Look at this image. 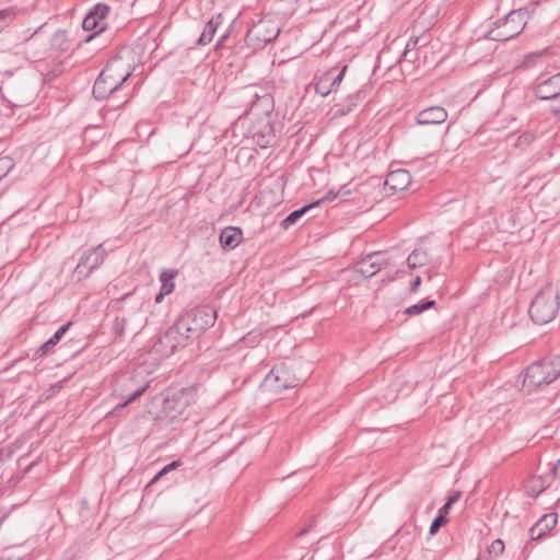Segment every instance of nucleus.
I'll list each match as a JSON object with an SVG mask.
<instances>
[{
    "instance_id": "nucleus-1",
    "label": "nucleus",
    "mask_w": 560,
    "mask_h": 560,
    "mask_svg": "<svg viewBox=\"0 0 560 560\" xmlns=\"http://www.w3.org/2000/svg\"><path fill=\"white\" fill-rule=\"evenodd\" d=\"M132 70L121 58L109 60L94 82L93 95L96 100H105L115 93L124 91L125 82Z\"/></svg>"
},
{
    "instance_id": "nucleus-2",
    "label": "nucleus",
    "mask_w": 560,
    "mask_h": 560,
    "mask_svg": "<svg viewBox=\"0 0 560 560\" xmlns=\"http://www.w3.org/2000/svg\"><path fill=\"white\" fill-rule=\"evenodd\" d=\"M560 308V294L552 285L542 288L529 305V317L537 325L552 322Z\"/></svg>"
},
{
    "instance_id": "nucleus-3",
    "label": "nucleus",
    "mask_w": 560,
    "mask_h": 560,
    "mask_svg": "<svg viewBox=\"0 0 560 560\" xmlns=\"http://www.w3.org/2000/svg\"><path fill=\"white\" fill-rule=\"evenodd\" d=\"M560 375V360L544 359L532 363L525 371L523 388L532 393L548 385Z\"/></svg>"
},
{
    "instance_id": "nucleus-4",
    "label": "nucleus",
    "mask_w": 560,
    "mask_h": 560,
    "mask_svg": "<svg viewBox=\"0 0 560 560\" xmlns=\"http://www.w3.org/2000/svg\"><path fill=\"white\" fill-rule=\"evenodd\" d=\"M526 16V10L511 11L503 20L495 22V27L489 32V37L499 42L514 38L524 30Z\"/></svg>"
},
{
    "instance_id": "nucleus-5",
    "label": "nucleus",
    "mask_w": 560,
    "mask_h": 560,
    "mask_svg": "<svg viewBox=\"0 0 560 560\" xmlns=\"http://www.w3.org/2000/svg\"><path fill=\"white\" fill-rule=\"evenodd\" d=\"M280 34L279 25L271 18H264L255 22L247 31L245 42L253 49H261L275 40Z\"/></svg>"
},
{
    "instance_id": "nucleus-6",
    "label": "nucleus",
    "mask_w": 560,
    "mask_h": 560,
    "mask_svg": "<svg viewBox=\"0 0 560 560\" xmlns=\"http://www.w3.org/2000/svg\"><path fill=\"white\" fill-rule=\"evenodd\" d=\"M217 319V312L209 305L198 306L186 313L179 319L185 323V331L192 335H199L201 331L213 326Z\"/></svg>"
},
{
    "instance_id": "nucleus-7",
    "label": "nucleus",
    "mask_w": 560,
    "mask_h": 560,
    "mask_svg": "<svg viewBox=\"0 0 560 560\" xmlns=\"http://www.w3.org/2000/svg\"><path fill=\"white\" fill-rule=\"evenodd\" d=\"M188 339L189 335L185 331V323L178 320L160 337L158 346L164 354L171 355L178 348L185 347Z\"/></svg>"
},
{
    "instance_id": "nucleus-8",
    "label": "nucleus",
    "mask_w": 560,
    "mask_h": 560,
    "mask_svg": "<svg viewBox=\"0 0 560 560\" xmlns=\"http://www.w3.org/2000/svg\"><path fill=\"white\" fill-rule=\"evenodd\" d=\"M105 257L106 250L102 248V245L85 250L74 269L75 275H78L79 279L86 278L95 268L103 264Z\"/></svg>"
},
{
    "instance_id": "nucleus-9",
    "label": "nucleus",
    "mask_w": 560,
    "mask_h": 560,
    "mask_svg": "<svg viewBox=\"0 0 560 560\" xmlns=\"http://www.w3.org/2000/svg\"><path fill=\"white\" fill-rule=\"evenodd\" d=\"M266 386L275 392L293 388L298 385V380L291 374L289 369L284 365L275 366L265 377Z\"/></svg>"
},
{
    "instance_id": "nucleus-10",
    "label": "nucleus",
    "mask_w": 560,
    "mask_h": 560,
    "mask_svg": "<svg viewBox=\"0 0 560 560\" xmlns=\"http://www.w3.org/2000/svg\"><path fill=\"white\" fill-rule=\"evenodd\" d=\"M109 12V7L104 3H97L85 15L82 27L85 31H95V34L103 32L106 28V16Z\"/></svg>"
},
{
    "instance_id": "nucleus-11",
    "label": "nucleus",
    "mask_w": 560,
    "mask_h": 560,
    "mask_svg": "<svg viewBox=\"0 0 560 560\" xmlns=\"http://www.w3.org/2000/svg\"><path fill=\"white\" fill-rule=\"evenodd\" d=\"M535 95L540 100H556L560 95V72L537 84Z\"/></svg>"
},
{
    "instance_id": "nucleus-12",
    "label": "nucleus",
    "mask_w": 560,
    "mask_h": 560,
    "mask_svg": "<svg viewBox=\"0 0 560 560\" xmlns=\"http://www.w3.org/2000/svg\"><path fill=\"white\" fill-rule=\"evenodd\" d=\"M447 119V112L441 106H431L418 113L416 121L418 125H440Z\"/></svg>"
},
{
    "instance_id": "nucleus-13",
    "label": "nucleus",
    "mask_w": 560,
    "mask_h": 560,
    "mask_svg": "<svg viewBox=\"0 0 560 560\" xmlns=\"http://www.w3.org/2000/svg\"><path fill=\"white\" fill-rule=\"evenodd\" d=\"M366 97V89L363 86L348 94L342 103L335 105V116H346L351 113Z\"/></svg>"
},
{
    "instance_id": "nucleus-14",
    "label": "nucleus",
    "mask_w": 560,
    "mask_h": 560,
    "mask_svg": "<svg viewBox=\"0 0 560 560\" xmlns=\"http://www.w3.org/2000/svg\"><path fill=\"white\" fill-rule=\"evenodd\" d=\"M411 183V176L406 170H396L390 172L386 179L385 186L393 194L405 190Z\"/></svg>"
},
{
    "instance_id": "nucleus-15",
    "label": "nucleus",
    "mask_w": 560,
    "mask_h": 560,
    "mask_svg": "<svg viewBox=\"0 0 560 560\" xmlns=\"http://www.w3.org/2000/svg\"><path fill=\"white\" fill-rule=\"evenodd\" d=\"M557 524V515L556 514H545L542 515L529 529V535L532 540H538L549 534V532Z\"/></svg>"
},
{
    "instance_id": "nucleus-16",
    "label": "nucleus",
    "mask_w": 560,
    "mask_h": 560,
    "mask_svg": "<svg viewBox=\"0 0 560 560\" xmlns=\"http://www.w3.org/2000/svg\"><path fill=\"white\" fill-rule=\"evenodd\" d=\"M188 406L187 394L184 390L174 393L171 397L164 400L163 409L166 412H173L172 418L183 415Z\"/></svg>"
},
{
    "instance_id": "nucleus-17",
    "label": "nucleus",
    "mask_w": 560,
    "mask_h": 560,
    "mask_svg": "<svg viewBox=\"0 0 560 560\" xmlns=\"http://www.w3.org/2000/svg\"><path fill=\"white\" fill-rule=\"evenodd\" d=\"M382 265L383 262L380 259V255L373 253L357 264L355 271L365 278H371L382 269Z\"/></svg>"
},
{
    "instance_id": "nucleus-18",
    "label": "nucleus",
    "mask_w": 560,
    "mask_h": 560,
    "mask_svg": "<svg viewBox=\"0 0 560 560\" xmlns=\"http://www.w3.org/2000/svg\"><path fill=\"white\" fill-rule=\"evenodd\" d=\"M243 233L240 228L226 226L220 233V244L224 249H234L242 241Z\"/></svg>"
},
{
    "instance_id": "nucleus-19",
    "label": "nucleus",
    "mask_w": 560,
    "mask_h": 560,
    "mask_svg": "<svg viewBox=\"0 0 560 560\" xmlns=\"http://www.w3.org/2000/svg\"><path fill=\"white\" fill-rule=\"evenodd\" d=\"M221 24H222V15L221 14H218L217 16L211 18L207 22L202 33L200 34L199 38L197 39V44L201 45V46L210 44L218 27Z\"/></svg>"
},
{
    "instance_id": "nucleus-20",
    "label": "nucleus",
    "mask_w": 560,
    "mask_h": 560,
    "mask_svg": "<svg viewBox=\"0 0 560 560\" xmlns=\"http://www.w3.org/2000/svg\"><path fill=\"white\" fill-rule=\"evenodd\" d=\"M176 276V272L173 270H163L160 275V281H161V291L155 296V302L159 303L162 301L164 295H167L173 292L174 290V278Z\"/></svg>"
},
{
    "instance_id": "nucleus-21",
    "label": "nucleus",
    "mask_w": 560,
    "mask_h": 560,
    "mask_svg": "<svg viewBox=\"0 0 560 560\" xmlns=\"http://www.w3.org/2000/svg\"><path fill=\"white\" fill-rule=\"evenodd\" d=\"M71 326V323H66L65 325L60 326L58 330L45 342L43 343L36 354L42 357L45 355L52 347H55L63 337V335L67 332L69 327Z\"/></svg>"
},
{
    "instance_id": "nucleus-22",
    "label": "nucleus",
    "mask_w": 560,
    "mask_h": 560,
    "mask_svg": "<svg viewBox=\"0 0 560 560\" xmlns=\"http://www.w3.org/2000/svg\"><path fill=\"white\" fill-rule=\"evenodd\" d=\"M430 257L424 248H416L407 257V265L410 269H416L430 264Z\"/></svg>"
},
{
    "instance_id": "nucleus-23",
    "label": "nucleus",
    "mask_w": 560,
    "mask_h": 560,
    "mask_svg": "<svg viewBox=\"0 0 560 560\" xmlns=\"http://www.w3.org/2000/svg\"><path fill=\"white\" fill-rule=\"evenodd\" d=\"M319 206V201H313L308 205L303 206L302 208L292 211L281 223L283 229L290 228L300 218H302L305 213H307L311 209Z\"/></svg>"
},
{
    "instance_id": "nucleus-24",
    "label": "nucleus",
    "mask_w": 560,
    "mask_h": 560,
    "mask_svg": "<svg viewBox=\"0 0 560 560\" xmlns=\"http://www.w3.org/2000/svg\"><path fill=\"white\" fill-rule=\"evenodd\" d=\"M422 43V46L427 45V40H424V37H410L407 42V45L405 47L402 57L405 60H408L410 62H413L417 59V52L415 51L417 49V45Z\"/></svg>"
},
{
    "instance_id": "nucleus-25",
    "label": "nucleus",
    "mask_w": 560,
    "mask_h": 560,
    "mask_svg": "<svg viewBox=\"0 0 560 560\" xmlns=\"http://www.w3.org/2000/svg\"><path fill=\"white\" fill-rule=\"evenodd\" d=\"M450 510L445 506H441L438 511V515L434 517L430 525V534L434 535L439 529L447 522V514Z\"/></svg>"
},
{
    "instance_id": "nucleus-26",
    "label": "nucleus",
    "mask_w": 560,
    "mask_h": 560,
    "mask_svg": "<svg viewBox=\"0 0 560 560\" xmlns=\"http://www.w3.org/2000/svg\"><path fill=\"white\" fill-rule=\"evenodd\" d=\"M330 72H325L315 83L316 93L322 96H327L331 92H334L332 86H330Z\"/></svg>"
},
{
    "instance_id": "nucleus-27",
    "label": "nucleus",
    "mask_w": 560,
    "mask_h": 560,
    "mask_svg": "<svg viewBox=\"0 0 560 560\" xmlns=\"http://www.w3.org/2000/svg\"><path fill=\"white\" fill-rule=\"evenodd\" d=\"M144 390H145V387L138 388L125 401L119 402L113 410H110L106 415V418H109V417L114 416L118 410L124 409L130 402L135 401L137 398H139L144 393Z\"/></svg>"
},
{
    "instance_id": "nucleus-28",
    "label": "nucleus",
    "mask_w": 560,
    "mask_h": 560,
    "mask_svg": "<svg viewBox=\"0 0 560 560\" xmlns=\"http://www.w3.org/2000/svg\"><path fill=\"white\" fill-rule=\"evenodd\" d=\"M435 305V301L427 300L422 303L413 304L405 310V314L407 315H418Z\"/></svg>"
},
{
    "instance_id": "nucleus-29",
    "label": "nucleus",
    "mask_w": 560,
    "mask_h": 560,
    "mask_svg": "<svg viewBox=\"0 0 560 560\" xmlns=\"http://www.w3.org/2000/svg\"><path fill=\"white\" fill-rule=\"evenodd\" d=\"M348 69V66H343L337 74H334V70L330 69L327 72H330V86H332L334 91H337L340 86L341 81L345 78V73Z\"/></svg>"
},
{
    "instance_id": "nucleus-30",
    "label": "nucleus",
    "mask_w": 560,
    "mask_h": 560,
    "mask_svg": "<svg viewBox=\"0 0 560 560\" xmlns=\"http://www.w3.org/2000/svg\"><path fill=\"white\" fill-rule=\"evenodd\" d=\"M488 551L493 557L501 556L504 551V542L501 539L493 540Z\"/></svg>"
},
{
    "instance_id": "nucleus-31",
    "label": "nucleus",
    "mask_w": 560,
    "mask_h": 560,
    "mask_svg": "<svg viewBox=\"0 0 560 560\" xmlns=\"http://www.w3.org/2000/svg\"><path fill=\"white\" fill-rule=\"evenodd\" d=\"M179 466V462L178 460H174L170 464H167L166 466H164L156 475L155 477L153 478V481L158 480L159 478H161L163 475L167 474L168 471L177 468Z\"/></svg>"
},
{
    "instance_id": "nucleus-32",
    "label": "nucleus",
    "mask_w": 560,
    "mask_h": 560,
    "mask_svg": "<svg viewBox=\"0 0 560 560\" xmlns=\"http://www.w3.org/2000/svg\"><path fill=\"white\" fill-rule=\"evenodd\" d=\"M12 11L10 10H1L0 11V25H4V27L9 24L12 19Z\"/></svg>"
},
{
    "instance_id": "nucleus-33",
    "label": "nucleus",
    "mask_w": 560,
    "mask_h": 560,
    "mask_svg": "<svg viewBox=\"0 0 560 560\" xmlns=\"http://www.w3.org/2000/svg\"><path fill=\"white\" fill-rule=\"evenodd\" d=\"M460 498V492H455L454 494L450 495L447 501L443 506L447 508L448 510L452 508L453 504H455Z\"/></svg>"
},
{
    "instance_id": "nucleus-34",
    "label": "nucleus",
    "mask_w": 560,
    "mask_h": 560,
    "mask_svg": "<svg viewBox=\"0 0 560 560\" xmlns=\"http://www.w3.org/2000/svg\"><path fill=\"white\" fill-rule=\"evenodd\" d=\"M337 196V192L329 190L323 198L318 199L317 201H319V205H322L323 202L335 200Z\"/></svg>"
},
{
    "instance_id": "nucleus-35",
    "label": "nucleus",
    "mask_w": 560,
    "mask_h": 560,
    "mask_svg": "<svg viewBox=\"0 0 560 560\" xmlns=\"http://www.w3.org/2000/svg\"><path fill=\"white\" fill-rule=\"evenodd\" d=\"M421 284V277L420 276H417L413 281L411 282V285H410V291L416 293L419 289Z\"/></svg>"
},
{
    "instance_id": "nucleus-36",
    "label": "nucleus",
    "mask_w": 560,
    "mask_h": 560,
    "mask_svg": "<svg viewBox=\"0 0 560 560\" xmlns=\"http://www.w3.org/2000/svg\"><path fill=\"white\" fill-rule=\"evenodd\" d=\"M555 102V105L552 107V113L560 117V95L556 98V100H552Z\"/></svg>"
},
{
    "instance_id": "nucleus-37",
    "label": "nucleus",
    "mask_w": 560,
    "mask_h": 560,
    "mask_svg": "<svg viewBox=\"0 0 560 560\" xmlns=\"http://www.w3.org/2000/svg\"><path fill=\"white\" fill-rule=\"evenodd\" d=\"M552 474L556 478L560 479V458L557 460V463L552 467Z\"/></svg>"
},
{
    "instance_id": "nucleus-38",
    "label": "nucleus",
    "mask_w": 560,
    "mask_h": 560,
    "mask_svg": "<svg viewBox=\"0 0 560 560\" xmlns=\"http://www.w3.org/2000/svg\"><path fill=\"white\" fill-rule=\"evenodd\" d=\"M314 522H315V518H313V520L311 521V523H310L307 526H305V527H303L301 530H299V532L296 533V536H298V537H301V536L305 535V534L310 530V528H311V526L313 525V523H314Z\"/></svg>"
},
{
    "instance_id": "nucleus-39",
    "label": "nucleus",
    "mask_w": 560,
    "mask_h": 560,
    "mask_svg": "<svg viewBox=\"0 0 560 560\" xmlns=\"http://www.w3.org/2000/svg\"><path fill=\"white\" fill-rule=\"evenodd\" d=\"M128 101H129V96H128V94H124V100H122L121 102L117 103V104H114V107H117V108H118V107H121V106H124Z\"/></svg>"
},
{
    "instance_id": "nucleus-40",
    "label": "nucleus",
    "mask_w": 560,
    "mask_h": 560,
    "mask_svg": "<svg viewBox=\"0 0 560 560\" xmlns=\"http://www.w3.org/2000/svg\"><path fill=\"white\" fill-rule=\"evenodd\" d=\"M257 143H258L261 148H267V147H268V144H267V143H260V141H259V140H257Z\"/></svg>"
},
{
    "instance_id": "nucleus-41",
    "label": "nucleus",
    "mask_w": 560,
    "mask_h": 560,
    "mask_svg": "<svg viewBox=\"0 0 560 560\" xmlns=\"http://www.w3.org/2000/svg\"><path fill=\"white\" fill-rule=\"evenodd\" d=\"M226 37H228V35H226V34H225V35H223V36L221 37L220 42L222 43L223 40H225V38H226Z\"/></svg>"
},
{
    "instance_id": "nucleus-42",
    "label": "nucleus",
    "mask_w": 560,
    "mask_h": 560,
    "mask_svg": "<svg viewBox=\"0 0 560 560\" xmlns=\"http://www.w3.org/2000/svg\"><path fill=\"white\" fill-rule=\"evenodd\" d=\"M542 490L544 489L538 490V492L535 495H538L539 493H541Z\"/></svg>"
},
{
    "instance_id": "nucleus-43",
    "label": "nucleus",
    "mask_w": 560,
    "mask_h": 560,
    "mask_svg": "<svg viewBox=\"0 0 560 560\" xmlns=\"http://www.w3.org/2000/svg\"><path fill=\"white\" fill-rule=\"evenodd\" d=\"M0 560H9V559H7V558L2 557Z\"/></svg>"
},
{
    "instance_id": "nucleus-44",
    "label": "nucleus",
    "mask_w": 560,
    "mask_h": 560,
    "mask_svg": "<svg viewBox=\"0 0 560 560\" xmlns=\"http://www.w3.org/2000/svg\"><path fill=\"white\" fill-rule=\"evenodd\" d=\"M4 28V25H0V30Z\"/></svg>"
}]
</instances>
